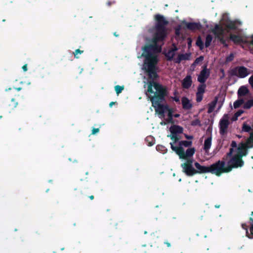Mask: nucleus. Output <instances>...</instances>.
<instances>
[{"instance_id": "nucleus-52", "label": "nucleus", "mask_w": 253, "mask_h": 253, "mask_svg": "<svg viewBox=\"0 0 253 253\" xmlns=\"http://www.w3.org/2000/svg\"><path fill=\"white\" fill-rule=\"evenodd\" d=\"M22 69L23 70V71L24 72H26L28 70L27 65V64H25L24 65H23L22 66Z\"/></svg>"}, {"instance_id": "nucleus-44", "label": "nucleus", "mask_w": 253, "mask_h": 253, "mask_svg": "<svg viewBox=\"0 0 253 253\" xmlns=\"http://www.w3.org/2000/svg\"><path fill=\"white\" fill-rule=\"evenodd\" d=\"M84 52L83 50H81L80 49H77L75 50V51L73 52V54L74 55V56L76 58H78L79 57L77 56V55L79 54H82Z\"/></svg>"}, {"instance_id": "nucleus-42", "label": "nucleus", "mask_w": 253, "mask_h": 253, "mask_svg": "<svg viewBox=\"0 0 253 253\" xmlns=\"http://www.w3.org/2000/svg\"><path fill=\"white\" fill-rule=\"evenodd\" d=\"M203 59H204V57L203 56H199V57L197 58L195 60L193 65H195V64H198L199 62L202 61L203 60Z\"/></svg>"}, {"instance_id": "nucleus-30", "label": "nucleus", "mask_w": 253, "mask_h": 253, "mask_svg": "<svg viewBox=\"0 0 253 253\" xmlns=\"http://www.w3.org/2000/svg\"><path fill=\"white\" fill-rule=\"evenodd\" d=\"M179 146L178 147H182L184 146L185 147H190L192 145V141L187 140H182L179 142Z\"/></svg>"}, {"instance_id": "nucleus-51", "label": "nucleus", "mask_w": 253, "mask_h": 253, "mask_svg": "<svg viewBox=\"0 0 253 253\" xmlns=\"http://www.w3.org/2000/svg\"><path fill=\"white\" fill-rule=\"evenodd\" d=\"M116 3L115 1L113 0V1H108L107 2V5L108 6H111L112 4H114Z\"/></svg>"}, {"instance_id": "nucleus-26", "label": "nucleus", "mask_w": 253, "mask_h": 253, "mask_svg": "<svg viewBox=\"0 0 253 253\" xmlns=\"http://www.w3.org/2000/svg\"><path fill=\"white\" fill-rule=\"evenodd\" d=\"M226 27L229 30H236L237 28L236 21H230L226 24Z\"/></svg>"}, {"instance_id": "nucleus-22", "label": "nucleus", "mask_w": 253, "mask_h": 253, "mask_svg": "<svg viewBox=\"0 0 253 253\" xmlns=\"http://www.w3.org/2000/svg\"><path fill=\"white\" fill-rule=\"evenodd\" d=\"M170 131L171 134H177L182 133L183 128L179 126L173 125L170 127Z\"/></svg>"}, {"instance_id": "nucleus-27", "label": "nucleus", "mask_w": 253, "mask_h": 253, "mask_svg": "<svg viewBox=\"0 0 253 253\" xmlns=\"http://www.w3.org/2000/svg\"><path fill=\"white\" fill-rule=\"evenodd\" d=\"M145 142L149 146H151L155 143V138L151 135L148 136L145 138Z\"/></svg>"}, {"instance_id": "nucleus-8", "label": "nucleus", "mask_w": 253, "mask_h": 253, "mask_svg": "<svg viewBox=\"0 0 253 253\" xmlns=\"http://www.w3.org/2000/svg\"><path fill=\"white\" fill-rule=\"evenodd\" d=\"M193 159H187L185 163L181 165L182 171L188 176H192L196 174V169L193 167Z\"/></svg>"}, {"instance_id": "nucleus-20", "label": "nucleus", "mask_w": 253, "mask_h": 253, "mask_svg": "<svg viewBox=\"0 0 253 253\" xmlns=\"http://www.w3.org/2000/svg\"><path fill=\"white\" fill-rule=\"evenodd\" d=\"M181 103L182 108L185 110H189L192 108V104L190 102L189 99L185 96L182 97Z\"/></svg>"}, {"instance_id": "nucleus-7", "label": "nucleus", "mask_w": 253, "mask_h": 253, "mask_svg": "<svg viewBox=\"0 0 253 253\" xmlns=\"http://www.w3.org/2000/svg\"><path fill=\"white\" fill-rule=\"evenodd\" d=\"M231 76H236L239 78H245L250 74L248 68L243 66H236L229 71Z\"/></svg>"}, {"instance_id": "nucleus-43", "label": "nucleus", "mask_w": 253, "mask_h": 253, "mask_svg": "<svg viewBox=\"0 0 253 253\" xmlns=\"http://www.w3.org/2000/svg\"><path fill=\"white\" fill-rule=\"evenodd\" d=\"M181 29V26L180 25L177 26L175 28V34L176 36H180Z\"/></svg>"}, {"instance_id": "nucleus-49", "label": "nucleus", "mask_w": 253, "mask_h": 253, "mask_svg": "<svg viewBox=\"0 0 253 253\" xmlns=\"http://www.w3.org/2000/svg\"><path fill=\"white\" fill-rule=\"evenodd\" d=\"M192 40L190 38L187 39V44L188 48H190L192 45Z\"/></svg>"}, {"instance_id": "nucleus-29", "label": "nucleus", "mask_w": 253, "mask_h": 253, "mask_svg": "<svg viewBox=\"0 0 253 253\" xmlns=\"http://www.w3.org/2000/svg\"><path fill=\"white\" fill-rule=\"evenodd\" d=\"M212 40V37L211 35L209 34L207 35L205 41V46L206 47H208L209 46H210V45L211 44Z\"/></svg>"}, {"instance_id": "nucleus-47", "label": "nucleus", "mask_w": 253, "mask_h": 253, "mask_svg": "<svg viewBox=\"0 0 253 253\" xmlns=\"http://www.w3.org/2000/svg\"><path fill=\"white\" fill-rule=\"evenodd\" d=\"M234 55L232 53H231L228 56H227L226 58V60L227 62H230L233 60Z\"/></svg>"}, {"instance_id": "nucleus-21", "label": "nucleus", "mask_w": 253, "mask_h": 253, "mask_svg": "<svg viewBox=\"0 0 253 253\" xmlns=\"http://www.w3.org/2000/svg\"><path fill=\"white\" fill-rule=\"evenodd\" d=\"M192 84V77L190 75H187L183 80L182 86L183 88L188 89L190 87Z\"/></svg>"}, {"instance_id": "nucleus-23", "label": "nucleus", "mask_w": 253, "mask_h": 253, "mask_svg": "<svg viewBox=\"0 0 253 253\" xmlns=\"http://www.w3.org/2000/svg\"><path fill=\"white\" fill-rule=\"evenodd\" d=\"M211 136L208 137L204 141V150L208 153L211 145Z\"/></svg>"}, {"instance_id": "nucleus-50", "label": "nucleus", "mask_w": 253, "mask_h": 253, "mask_svg": "<svg viewBox=\"0 0 253 253\" xmlns=\"http://www.w3.org/2000/svg\"><path fill=\"white\" fill-rule=\"evenodd\" d=\"M99 131V129L98 128H93L92 130L91 134H95L96 133L98 132Z\"/></svg>"}, {"instance_id": "nucleus-57", "label": "nucleus", "mask_w": 253, "mask_h": 253, "mask_svg": "<svg viewBox=\"0 0 253 253\" xmlns=\"http://www.w3.org/2000/svg\"><path fill=\"white\" fill-rule=\"evenodd\" d=\"M115 102H111L109 104L110 107H112L113 106V105L115 104Z\"/></svg>"}, {"instance_id": "nucleus-58", "label": "nucleus", "mask_w": 253, "mask_h": 253, "mask_svg": "<svg viewBox=\"0 0 253 253\" xmlns=\"http://www.w3.org/2000/svg\"><path fill=\"white\" fill-rule=\"evenodd\" d=\"M113 35H114V36H115L116 37H118L119 36V34H117V32H114L113 33Z\"/></svg>"}, {"instance_id": "nucleus-4", "label": "nucleus", "mask_w": 253, "mask_h": 253, "mask_svg": "<svg viewBox=\"0 0 253 253\" xmlns=\"http://www.w3.org/2000/svg\"><path fill=\"white\" fill-rule=\"evenodd\" d=\"M237 96V100L233 103L235 109L240 107L247 99L251 97V93L247 85H242L239 88Z\"/></svg>"}, {"instance_id": "nucleus-31", "label": "nucleus", "mask_w": 253, "mask_h": 253, "mask_svg": "<svg viewBox=\"0 0 253 253\" xmlns=\"http://www.w3.org/2000/svg\"><path fill=\"white\" fill-rule=\"evenodd\" d=\"M196 43V45L199 47L200 49H202L204 48V43L200 36L198 37Z\"/></svg>"}, {"instance_id": "nucleus-60", "label": "nucleus", "mask_w": 253, "mask_h": 253, "mask_svg": "<svg viewBox=\"0 0 253 253\" xmlns=\"http://www.w3.org/2000/svg\"><path fill=\"white\" fill-rule=\"evenodd\" d=\"M166 244L167 245V246L169 247L170 246V244L169 243L167 242V243H166Z\"/></svg>"}, {"instance_id": "nucleus-59", "label": "nucleus", "mask_w": 253, "mask_h": 253, "mask_svg": "<svg viewBox=\"0 0 253 253\" xmlns=\"http://www.w3.org/2000/svg\"><path fill=\"white\" fill-rule=\"evenodd\" d=\"M159 53H160L162 51V47L161 46L159 45Z\"/></svg>"}, {"instance_id": "nucleus-39", "label": "nucleus", "mask_w": 253, "mask_h": 253, "mask_svg": "<svg viewBox=\"0 0 253 253\" xmlns=\"http://www.w3.org/2000/svg\"><path fill=\"white\" fill-rule=\"evenodd\" d=\"M178 93L177 91H175L174 92V97H171V99H172L174 101H175L177 103L180 102L179 98L178 96H177Z\"/></svg>"}, {"instance_id": "nucleus-63", "label": "nucleus", "mask_w": 253, "mask_h": 253, "mask_svg": "<svg viewBox=\"0 0 253 253\" xmlns=\"http://www.w3.org/2000/svg\"><path fill=\"white\" fill-rule=\"evenodd\" d=\"M251 215H252V216H253V211H252V212H251Z\"/></svg>"}, {"instance_id": "nucleus-40", "label": "nucleus", "mask_w": 253, "mask_h": 253, "mask_svg": "<svg viewBox=\"0 0 253 253\" xmlns=\"http://www.w3.org/2000/svg\"><path fill=\"white\" fill-rule=\"evenodd\" d=\"M191 125L192 126H201V122L199 119H195L192 121L191 123Z\"/></svg>"}, {"instance_id": "nucleus-15", "label": "nucleus", "mask_w": 253, "mask_h": 253, "mask_svg": "<svg viewBox=\"0 0 253 253\" xmlns=\"http://www.w3.org/2000/svg\"><path fill=\"white\" fill-rule=\"evenodd\" d=\"M178 50V48L174 44H172V47H171L168 51L166 53L165 56L167 58L168 60L171 61L173 60V57L175 55V52Z\"/></svg>"}, {"instance_id": "nucleus-13", "label": "nucleus", "mask_w": 253, "mask_h": 253, "mask_svg": "<svg viewBox=\"0 0 253 253\" xmlns=\"http://www.w3.org/2000/svg\"><path fill=\"white\" fill-rule=\"evenodd\" d=\"M211 32L214 35L216 38L219 39L223 36L224 30L221 26L216 24L214 28L211 29Z\"/></svg>"}, {"instance_id": "nucleus-61", "label": "nucleus", "mask_w": 253, "mask_h": 253, "mask_svg": "<svg viewBox=\"0 0 253 253\" xmlns=\"http://www.w3.org/2000/svg\"><path fill=\"white\" fill-rule=\"evenodd\" d=\"M220 206L219 205H215V208H219L220 207Z\"/></svg>"}, {"instance_id": "nucleus-3", "label": "nucleus", "mask_w": 253, "mask_h": 253, "mask_svg": "<svg viewBox=\"0 0 253 253\" xmlns=\"http://www.w3.org/2000/svg\"><path fill=\"white\" fill-rule=\"evenodd\" d=\"M159 117L164 120L161 122L162 125L174 123L173 120V110L167 104L159 103Z\"/></svg>"}, {"instance_id": "nucleus-33", "label": "nucleus", "mask_w": 253, "mask_h": 253, "mask_svg": "<svg viewBox=\"0 0 253 253\" xmlns=\"http://www.w3.org/2000/svg\"><path fill=\"white\" fill-rule=\"evenodd\" d=\"M252 130V127L249 125H247L246 123H244L243 124L242 126V130L247 132H249Z\"/></svg>"}, {"instance_id": "nucleus-41", "label": "nucleus", "mask_w": 253, "mask_h": 253, "mask_svg": "<svg viewBox=\"0 0 253 253\" xmlns=\"http://www.w3.org/2000/svg\"><path fill=\"white\" fill-rule=\"evenodd\" d=\"M244 144H246V146L249 147V148L253 147V141H250V137L247 139L246 142H244Z\"/></svg>"}, {"instance_id": "nucleus-18", "label": "nucleus", "mask_w": 253, "mask_h": 253, "mask_svg": "<svg viewBox=\"0 0 253 253\" xmlns=\"http://www.w3.org/2000/svg\"><path fill=\"white\" fill-rule=\"evenodd\" d=\"M185 24L187 29L191 31L200 30L202 28L199 22H186Z\"/></svg>"}, {"instance_id": "nucleus-9", "label": "nucleus", "mask_w": 253, "mask_h": 253, "mask_svg": "<svg viewBox=\"0 0 253 253\" xmlns=\"http://www.w3.org/2000/svg\"><path fill=\"white\" fill-rule=\"evenodd\" d=\"M229 39L230 41L233 42L234 44L241 45L243 48L244 47L242 45L243 44H247L249 42L247 38L242 35L230 34Z\"/></svg>"}, {"instance_id": "nucleus-34", "label": "nucleus", "mask_w": 253, "mask_h": 253, "mask_svg": "<svg viewBox=\"0 0 253 253\" xmlns=\"http://www.w3.org/2000/svg\"><path fill=\"white\" fill-rule=\"evenodd\" d=\"M180 56L181 60H188L190 59V53H185L179 54Z\"/></svg>"}, {"instance_id": "nucleus-16", "label": "nucleus", "mask_w": 253, "mask_h": 253, "mask_svg": "<svg viewBox=\"0 0 253 253\" xmlns=\"http://www.w3.org/2000/svg\"><path fill=\"white\" fill-rule=\"evenodd\" d=\"M168 95L167 89L159 84V103L166 102L165 97Z\"/></svg>"}, {"instance_id": "nucleus-14", "label": "nucleus", "mask_w": 253, "mask_h": 253, "mask_svg": "<svg viewBox=\"0 0 253 253\" xmlns=\"http://www.w3.org/2000/svg\"><path fill=\"white\" fill-rule=\"evenodd\" d=\"M206 85L204 84H200L197 88V92H196V101L197 102H201L203 98V94L205 92Z\"/></svg>"}, {"instance_id": "nucleus-35", "label": "nucleus", "mask_w": 253, "mask_h": 253, "mask_svg": "<svg viewBox=\"0 0 253 253\" xmlns=\"http://www.w3.org/2000/svg\"><path fill=\"white\" fill-rule=\"evenodd\" d=\"M124 89V86H120V85H117L115 86V91L118 95L120 93H121Z\"/></svg>"}, {"instance_id": "nucleus-5", "label": "nucleus", "mask_w": 253, "mask_h": 253, "mask_svg": "<svg viewBox=\"0 0 253 253\" xmlns=\"http://www.w3.org/2000/svg\"><path fill=\"white\" fill-rule=\"evenodd\" d=\"M225 161L218 160L209 166L210 173L219 176L223 173L229 172L228 167H225Z\"/></svg>"}, {"instance_id": "nucleus-10", "label": "nucleus", "mask_w": 253, "mask_h": 253, "mask_svg": "<svg viewBox=\"0 0 253 253\" xmlns=\"http://www.w3.org/2000/svg\"><path fill=\"white\" fill-rule=\"evenodd\" d=\"M210 72L207 69V66L206 65L203 66L202 70L198 77V81L202 84H204L210 76Z\"/></svg>"}, {"instance_id": "nucleus-62", "label": "nucleus", "mask_w": 253, "mask_h": 253, "mask_svg": "<svg viewBox=\"0 0 253 253\" xmlns=\"http://www.w3.org/2000/svg\"><path fill=\"white\" fill-rule=\"evenodd\" d=\"M156 150L158 151V145L156 146Z\"/></svg>"}, {"instance_id": "nucleus-17", "label": "nucleus", "mask_w": 253, "mask_h": 253, "mask_svg": "<svg viewBox=\"0 0 253 253\" xmlns=\"http://www.w3.org/2000/svg\"><path fill=\"white\" fill-rule=\"evenodd\" d=\"M194 166L197 169H196V174L210 173L209 166L206 167L201 166L198 162H195L194 163Z\"/></svg>"}, {"instance_id": "nucleus-54", "label": "nucleus", "mask_w": 253, "mask_h": 253, "mask_svg": "<svg viewBox=\"0 0 253 253\" xmlns=\"http://www.w3.org/2000/svg\"><path fill=\"white\" fill-rule=\"evenodd\" d=\"M180 116V115L179 114H175L173 115V117L175 118H178Z\"/></svg>"}, {"instance_id": "nucleus-46", "label": "nucleus", "mask_w": 253, "mask_h": 253, "mask_svg": "<svg viewBox=\"0 0 253 253\" xmlns=\"http://www.w3.org/2000/svg\"><path fill=\"white\" fill-rule=\"evenodd\" d=\"M171 139L175 142H177L179 140V138L177 137V135L174 134H171Z\"/></svg>"}, {"instance_id": "nucleus-24", "label": "nucleus", "mask_w": 253, "mask_h": 253, "mask_svg": "<svg viewBox=\"0 0 253 253\" xmlns=\"http://www.w3.org/2000/svg\"><path fill=\"white\" fill-rule=\"evenodd\" d=\"M243 108L244 109H249L253 107V97L247 99L244 103H243Z\"/></svg>"}, {"instance_id": "nucleus-45", "label": "nucleus", "mask_w": 253, "mask_h": 253, "mask_svg": "<svg viewBox=\"0 0 253 253\" xmlns=\"http://www.w3.org/2000/svg\"><path fill=\"white\" fill-rule=\"evenodd\" d=\"M241 226L243 229L246 230V236L248 237V235H249V232L248 229V225H247L246 223H244L241 224Z\"/></svg>"}, {"instance_id": "nucleus-37", "label": "nucleus", "mask_w": 253, "mask_h": 253, "mask_svg": "<svg viewBox=\"0 0 253 253\" xmlns=\"http://www.w3.org/2000/svg\"><path fill=\"white\" fill-rule=\"evenodd\" d=\"M161 18V25L162 26H165L168 24V21H167L163 16L159 15Z\"/></svg>"}, {"instance_id": "nucleus-2", "label": "nucleus", "mask_w": 253, "mask_h": 253, "mask_svg": "<svg viewBox=\"0 0 253 253\" xmlns=\"http://www.w3.org/2000/svg\"><path fill=\"white\" fill-rule=\"evenodd\" d=\"M230 146L231 148L229 149V151L226 155L227 159L230 158L227 162V167L229 172L233 169L242 167L244 165L243 157L236 154L233 155L234 149L236 148L237 146V142L234 140L232 141Z\"/></svg>"}, {"instance_id": "nucleus-19", "label": "nucleus", "mask_w": 253, "mask_h": 253, "mask_svg": "<svg viewBox=\"0 0 253 253\" xmlns=\"http://www.w3.org/2000/svg\"><path fill=\"white\" fill-rule=\"evenodd\" d=\"M167 30L165 26L161 25V18L159 16V42L163 41L167 37Z\"/></svg>"}, {"instance_id": "nucleus-64", "label": "nucleus", "mask_w": 253, "mask_h": 253, "mask_svg": "<svg viewBox=\"0 0 253 253\" xmlns=\"http://www.w3.org/2000/svg\"><path fill=\"white\" fill-rule=\"evenodd\" d=\"M186 138H190V137H189V136H186Z\"/></svg>"}, {"instance_id": "nucleus-6", "label": "nucleus", "mask_w": 253, "mask_h": 253, "mask_svg": "<svg viewBox=\"0 0 253 253\" xmlns=\"http://www.w3.org/2000/svg\"><path fill=\"white\" fill-rule=\"evenodd\" d=\"M170 145L171 149L179 156V158L186 161L187 159H189V158L192 157L195 152L194 148H188L185 152L182 147L174 146L171 143H170Z\"/></svg>"}, {"instance_id": "nucleus-36", "label": "nucleus", "mask_w": 253, "mask_h": 253, "mask_svg": "<svg viewBox=\"0 0 253 253\" xmlns=\"http://www.w3.org/2000/svg\"><path fill=\"white\" fill-rule=\"evenodd\" d=\"M244 111L243 110H239L237 112L235 113L234 116L233 118V120H236L239 116H240L242 114H243Z\"/></svg>"}, {"instance_id": "nucleus-11", "label": "nucleus", "mask_w": 253, "mask_h": 253, "mask_svg": "<svg viewBox=\"0 0 253 253\" xmlns=\"http://www.w3.org/2000/svg\"><path fill=\"white\" fill-rule=\"evenodd\" d=\"M236 148L237 149L236 155L240 156L242 157L247 155L249 147L247 146L246 144H244V142L240 143L238 145H237Z\"/></svg>"}, {"instance_id": "nucleus-38", "label": "nucleus", "mask_w": 253, "mask_h": 253, "mask_svg": "<svg viewBox=\"0 0 253 253\" xmlns=\"http://www.w3.org/2000/svg\"><path fill=\"white\" fill-rule=\"evenodd\" d=\"M220 42V43L223 45V46L225 47H227L228 44L226 43V41L224 39L223 36L219 38V39H217Z\"/></svg>"}, {"instance_id": "nucleus-28", "label": "nucleus", "mask_w": 253, "mask_h": 253, "mask_svg": "<svg viewBox=\"0 0 253 253\" xmlns=\"http://www.w3.org/2000/svg\"><path fill=\"white\" fill-rule=\"evenodd\" d=\"M249 220L252 221V223L251 224L250 232L249 235H248V237L250 239H253V218L250 217L249 218Z\"/></svg>"}, {"instance_id": "nucleus-1", "label": "nucleus", "mask_w": 253, "mask_h": 253, "mask_svg": "<svg viewBox=\"0 0 253 253\" xmlns=\"http://www.w3.org/2000/svg\"><path fill=\"white\" fill-rule=\"evenodd\" d=\"M155 24L153 28L149 29L150 33H154L152 43L145 45L142 48L141 56L144 57L142 69L147 76V89L146 95L152 103L155 111L158 114V78L157 65L158 63V14L154 16Z\"/></svg>"}, {"instance_id": "nucleus-55", "label": "nucleus", "mask_w": 253, "mask_h": 253, "mask_svg": "<svg viewBox=\"0 0 253 253\" xmlns=\"http://www.w3.org/2000/svg\"><path fill=\"white\" fill-rule=\"evenodd\" d=\"M17 91H20L22 89V88L21 87H15L14 88Z\"/></svg>"}, {"instance_id": "nucleus-53", "label": "nucleus", "mask_w": 253, "mask_h": 253, "mask_svg": "<svg viewBox=\"0 0 253 253\" xmlns=\"http://www.w3.org/2000/svg\"><path fill=\"white\" fill-rule=\"evenodd\" d=\"M253 141V131L250 133V141Z\"/></svg>"}, {"instance_id": "nucleus-12", "label": "nucleus", "mask_w": 253, "mask_h": 253, "mask_svg": "<svg viewBox=\"0 0 253 253\" xmlns=\"http://www.w3.org/2000/svg\"><path fill=\"white\" fill-rule=\"evenodd\" d=\"M229 124V122L227 118H223L219 122V132L221 135H224L227 133V128Z\"/></svg>"}, {"instance_id": "nucleus-48", "label": "nucleus", "mask_w": 253, "mask_h": 253, "mask_svg": "<svg viewBox=\"0 0 253 253\" xmlns=\"http://www.w3.org/2000/svg\"><path fill=\"white\" fill-rule=\"evenodd\" d=\"M181 59L179 55H178L176 58L174 59V61L176 63H180L181 61Z\"/></svg>"}, {"instance_id": "nucleus-56", "label": "nucleus", "mask_w": 253, "mask_h": 253, "mask_svg": "<svg viewBox=\"0 0 253 253\" xmlns=\"http://www.w3.org/2000/svg\"><path fill=\"white\" fill-rule=\"evenodd\" d=\"M88 197H89V198L91 200H93L94 199V196H93V195L89 196Z\"/></svg>"}, {"instance_id": "nucleus-32", "label": "nucleus", "mask_w": 253, "mask_h": 253, "mask_svg": "<svg viewBox=\"0 0 253 253\" xmlns=\"http://www.w3.org/2000/svg\"><path fill=\"white\" fill-rule=\"evenodd\" d=\"M17 105H18V102L17 101H16L15 99L12 98V99H11V101L8 105L10 107L11 109H13L16 107Z\"/></svg>"}, {"instance_id": "nucleus-25", "label": "nucleus", "mask_w": 253, "mask_h": 253, "mask_svg": "<svg viewBox=\"0 0 253 253\" xmlns=\"http://www.w3.org/2000/svg\"><path fill=\"white\" fill-rule=\"evenodd\" d=\"M218 101V97L216 96L213 100L211 101L210 103L208 105V112L209 113H211L212 112L214 109V108L217 104V102Z\"/></svg>"}]
</instances>
